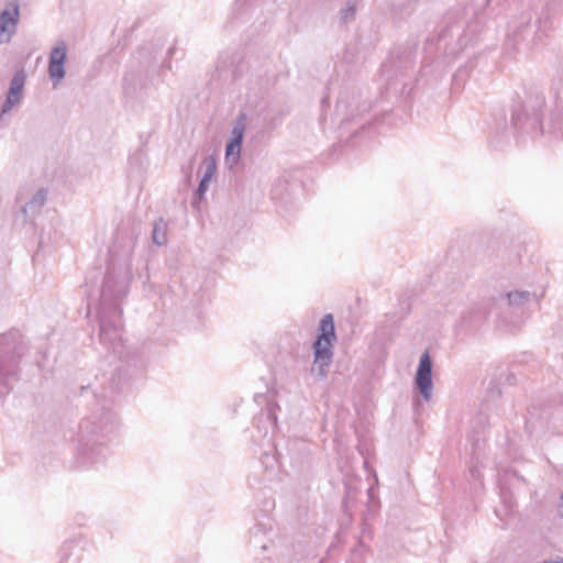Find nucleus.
<instances>
[{"instance_id": "obj_1", "label": "nucleus", "mask_w": 563, "mask_h": 563, "mask_svg": "<svg viewBox=\"0 0 563 563\" xmlns=\"http://www.w3.org/2000/svg\"><path fill=\"white\" fill-rule=\"evenodd\" d=\"M511 123L519 137L529 139H559L563 137V124L559 117L550 118L547 128L541 121L539 111L527 112L521 103H517L511 110Z\"/></svg>"}, {"instance_id": "obj_2", "label": "nucleus", "mask_w": 563, "mask_h": 563, "mask_svg": "<svg viewBox=\"0 0 563 563\" xmlns=\"http://www.w3.org/2000/svg\"><path fill=\"white\" fill-rule=\"evenodd\" d=\"M335 340V329L332 314H325L319 327L318 339L314 343V361L312 371L320 376L325 375V368L332 358V345Z\"/></svg>"}, {"instance_id": "obj_3", "label": "nucleus", "mask_w": 563, "mask_h": 563, "mask_svg": "<svg viewBox=\"0 0 563 563\" xmlns=\"http://www.w3.org/2000/svg\"><path fill=\"white\" fill-rule=\"evenodd\" d=\"M25 81L26 75L24 70H19L13 75L5 96V100L2 103L0 110V118L10 113L15 107L21 104L23 100Z\"/></svg>"}, {"instance_id": "obj_4", "label": "nucleus", "mask_w": 563, "mask_h": 563, "mask_svg": "<svg viewBox=\"0 0 563 563\" xmlns=\"http://www.w3.org/2000/svg\"><path fill=\"white\" fill-rule=\"evenodd\" d=\"M67 56V46L64 41H59L52 48L48 60V75L56 88L65 77V60Z\"/></svg>"}, {"instance_id": "obj_5", "label": "nucleus", "mask_w": 563, "mask_h": 563, "mask_svg": "<svg viewBox=\"0 0 563 563\" xmlns=\"http://www.w3.org/2000/svg\"><path fill=\"white\" fill-rule=\"evenodd\" d=\"M20 18V8L18 3L12 4V9H5L0 13V44L10 42L16 31Z\"/></svg>"}, {"instance_id": "obj_6", "label": "nucleus", "mask_w": 563, "mask_h": 563, "mask_svg": "<svg viewBox=\"0 0 563 563\" xmlns=\"http://www.w3.org/2000/svg\"><path fill=\"white\" fill-rule=\"evenodd\" d=\"M432 365L429 352H424L419 362V367L416 374V384L426 399H429L432 390Z\"/></svg>"}, {"instance_id": "obj_7", "label": "nucleus", "mask_w": 563, "mask_h": 563, "mask_svg": "<svg viewBox=\"0 0 563 563\" xmlns=\"http://www.w3.org/2000/svg\"><path fill=\"white\" fill-rule=\"evenodd\" d=\"M202 166L205 168V172H203V176H202V179H201L199 188H198V195L200 198H202V196L208 190L209 183L214 177V174L217 170V165H216V161L213 157H207L203 161Z\"/></svg>"}, {"instance_id": "obj_8", "label": "nucleus", "mask_w": 563, "mask_h": 563, "mask_svg": "<svg viewBox=\"0 0 563 563\" xmlns=\"http://www.w3.org/2000/svg\"><path fill=\"white\" fill-rule=\"evenodd\" d=\"M245 128L246 114L241 112L233 123L232 136L229 141H243Z\"/></svg>"}, {"instance_id": "obj_9", "label": "nucleus", "mask_w": 563, "mask_h": 563, "mask_svg": "<svg viewBox=\"0 0 563 563\" xmlns=\"http://www.w3.org/2000/svg\"><path fill=\"white\" fill-rule=\"evenodd\" d=\"M241 154V143H228L225 152V162L232 167L239 161Z\"/></svg>"}, {"instance_id": "obj_10", "label": "nucleus", "mask_w": 563, "mask_h": 563, "mask_svg": "<svg viewBox=\"0 0 563 563\" xmlns=\"http://www.w3.org/2000/svg\"><path fill=\"white\" fill-rule=\"evenodd\" d=\"M153 240L157 244H164L166 242L165 225L163 223L155 224L153 231Z\"/></svg>"}, {"instance_id": "obj_11", "label": "nucleus", "mask_w": 563, "mask_h": 563, "mask_svg": "<svg viewBox=\"0 0 563 563\" xmlns=\"http://www.w3.org/2000/svg\"><path fill=\"white\" fill-rule=\"evenodd\" d=\"M342 20L344 22H349L354 19L355 15V8L354 5L347 3V7L342 10Z\"/></svg>"}, {"instance_id": "obj_12", "label": "nucleus", "mask_w": 563, "mask_h": 563, "mask_svg": "<svg viewBox=\"0 0 563 563\" xmlns=\"http://www.w3.org/2000/svg\"><path fill=\"white\" fill-rule=\"evenodd\" d=\"M373 129L374 128L372 125L367 126V128L362 126L361 132L353 131L352 136L353 137H373L374 136V134L372 133Z\"/></svg>"}, {"instance_id": "obj_13", "label": "nucleus", "mask_w": 563, "mask_h": 563, "mask_svg": "<svg viewBox=\"0 0 563 563\" xmlns=\"http://www.w3.org/2000/svg\"><path fill=\"white\" fill-rule=\"evenodd\" d=\"M559 515L563 518V494L560 497V501L558 504Z\"/></svg>"}, {"instance_id": "obj_14", "label": "nucleus", "mask_w": 563, "mask_h": 563, "mask_svg": "<svg viewBox=\"0 0 563 563\" xmlns=\"http://www.w3.org/2000/svg\"><path fill=\"white\" fill-rule=\"evenodd\" d=\"M349 123H350V121H344V122H342V126H341V129H346V125H347Z\"/></svg>"}, {"instance_id": "obj_15", "label": "nucleus", "mask_w": 563, "mask_h": 563, "mask_svg": "<svg viewBox=\"0 0 563 563\" xmlns=\"http://www.w3.org/2000/svg\"><path fill=\"white\" fill-rule=\"evenodd\" d=\"M341 107H342V103H341V102H339V103H338V106H336V109H338V110H340V109H341Z\"/></svg>"}, {"instance_id": "obj_16", "label": "nucleus", "mask_w": 563, "mask_h": 563, "mask_svg": "<svg viewBox=\"0 0 563 563\" xmlns=\"http://www.w3.org/2000/svg\"><path fill=\"white\" fill-rule=\"evenodd\" d=\"M543 563H563V560L562 561H558V562H543Z\"/></svg>"}]
</instances>
